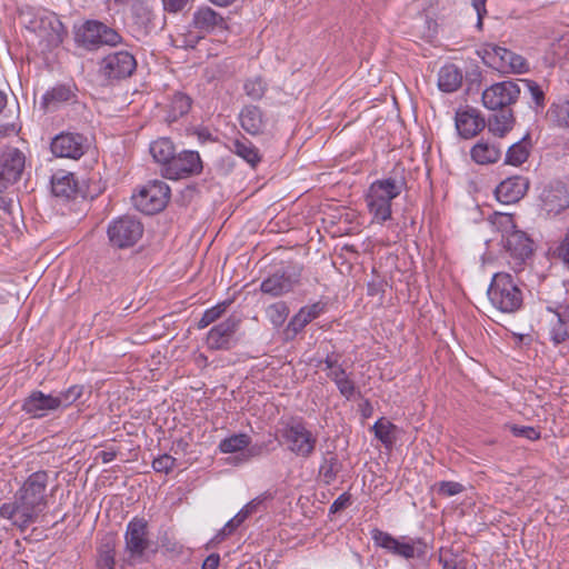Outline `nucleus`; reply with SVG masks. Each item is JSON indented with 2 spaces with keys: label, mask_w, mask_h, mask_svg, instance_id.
Segmentation results:
<instances>
[{
  "label": "nucleus",
  "mask_w": 569,
  "mask_h": 569,
  "mask_svg": "<svg viewBox=\"0 0 569 569\" xmlns=\"http://www.w3.org/2000/svg\"><path fill=\"white\" fill-rule=\"evenodd\" d=\"M48 481L46 470L29 475L14 492L12 501L0 506V517L10 520L21 532L26 531L48 508Z\"/></svg>",
  "instance_id": "nucleus-1"
},
{
  "label": "nucleus",
  "mask_w": 569,
  "mask_h": 569,
  "mask_svg": "<svg viewBox=\"0 0 569 569\" xmlns=\"http://www.w3.org/2000/svg\"><path fill=\"white\" fill-rule=\"evenodd\" d=\"M406 188L407 182L403 176L379 179L370 184L366 202L373 221L385 223L391 219V201Z\"/></svg>",
  "instance_id": "nucleus-2"
},
{
  "label": "nucleus",
  "mask_w": 569,
  "mask_h": 569,
  "mask_svg": "<svg viewBox=\"0 0 569 569\" xmlns=\"http://www.w3.org/2000/svg\"><path fill=\"white\" fill-rule=\"evenodd\" d=\"M158 552V547L149 538L148 521L141 517H133L124 531L123 562L128 566L149 562Z\"/></svg>",
  "instance_id": "nucleus-3"
},
{
  "label": "nucleus",
  "mask_w": 569,
  "mask_h": 569,
  "mask_svg": "<svg viewBox=\"0 0 569 569\" xmlns=\"http://www.w3.org/2000/svg\"><path fill=\"white\" fill-rule=\"evenodd\" d=\"M487 296L491 305L503 313H515L523 305V295L510 273L497 272L493 274Z\"/></svg>",
  "instance_id": "nucleus-4"
},
{
  "label": "nucleus",
  "mask_w": 569,
  "mask_h": 569,
  "mask_svg": "<svg viewBox=\"0 0 569 569\" xmlns=\"http://www.w3.org/2000/svg\"><path fill=\"white\" fill-rule=\"evenodd\" d=\"M279 432V445H287V449L303 459L310 458L317 447V436L307 429L305 421L300 419H291L283 423Z\"/></svg>",
  "instance_id": "nucleus-5"
},
{
  "label": "nucleus",
  "mask_w": 569,
  "mask_h": 569,
  "mask_svg": "<svg viewBox=\"0 0 569 569\" xmlns=\"http://www.w3.org/2000/svg\"><path fill=\"white\" fill-rule=\"evenodd\" d=\"M143 232V223L132 214L113 218L107 227L109 246L118 250L134 247L141 240Z\"/></svg>",
  "instance_id": "nucleus-6"
},
{
  "label": "nucleus",
  "mask_w": 569,
  "mask_h": 569,
  "mask_svg": "<svg viewBox=\"0 0 569 569\" xmlns=\"http://www.w3.org/2000/svg\"><path fill=\"white\" fill-rule=\"evenodd\" d=\"M501 256L515 272L522 271L535 253V241L523 230H516L500 239Z\"/></svg>",
  "instance_id": "nucleus-7"
},
{
  "label": "nucleus",
  "mask_w": 569,
  "mask_h": 569,
  "mask_svg": "<svg viewBox=\"0 0 569 569\" xmlns=\"http://www.w3.org/2000/svg\"><path fill=\"white\" fill-rule=\"evenodd\" d=\"M302 272L301 263L290 261L281 264L262 280L260 291L274 298L287 295L300 284Z\"/></svg>",
  "instance_id": "nucleus-8"
},
{
  "label": "nucleus",
  "mask_w": 569,
  "mask_h": 569,
  "mask_svg": "<svg viewBox=\"0 0 569 569\" xmlns=\"http://www.w3.org/2000/svg\"><path fill=\"white\" fill-rule=\"evenodd\" d=\"M74 41L79 47L93 50L102 44L116 46L121 36L111 27L98 20H87L74 27Z\"/></svg>",
  "instance_id": "nucleus-9"
},
{
  "label": "nucleus",
  "mask_w": 569,
  "mask_h": 569,
  "mask_svg": "<svg viewBox=\"0 0 569 569\" xmlns=\"http://www.w3.org/2000/svg\"><path fill=\"white\" fill-rule=\"evenodd\" d=\"M169 199L170 188L160 180L149 181L137 194L132 196L134 207L148 216L162 211L168 204Z\"/></svg>",
  "instance_id": "nucleus-10"
},
{
  "label": "nucleus",
  "mask_w": 569,
  "mask_h": 569,
  "mask_svg": "<svg viewBox=\"0 0 569 569\" xmlns=\"http://www.w3.org/2000/svg\"><path fill=\"white\" fill-rule=\"evenodd\" d=\"M241 322V317L232 313L226 320L214 325L207 333V348L213 351H228L234 348L239 343L237 332L240 329Z\"/></svg>",
  "instance_id": "nucleus-11"
},
{
  "label": "nucleus",
  "mask_w": 569,
  "mask_h": 569,
  "mask_svg": "<svg viewBox=\"0 0 569 569\" xmlns=\"http://www.w3.org/2000/svg\"><path fill=\"white\" fill-rule=\"evenodd\" d=\"M26 167L24 153L13 147L0 148V193L21 179Z\"/></svg>",
  "instance_id": "nucleus-12"
},
{
  "label": "nucleus",
  "mask_w": 569,
  "mask_h": 569,
  "mask_svg": "<svg viewBox=\"0 0 569 569\" xmlns=\"http://www.w3.org/2000/svg\"><path fill=\"white\" fill-rule=\"evenodd\" d=\"M538 201L541 211L556 217L569 208V188L561 180H551L542 187Z\"/></svg>",
  "instance_id": "nucleus-13"
},
{
  "label": "nucleus",
  "mask_w": 569,
  "mask_h": 569,
  "mask_svg": "<svg viewBox=\"0 0 569 569\" xmlns=\"http://www.w3.org/2000/svg\"><path fill=\"white\" fill-rule=\"evenodd\" d=\"M28 29L43 37L49 46L57 47L67 36V29L59 17L49 11L38 12L29 21Z\"/></svg>",
  "instance_id": "nucleus-14"
},
{
  "label": "nucleus",
  "mask_w": 569,
  "mask_h": 569,
  "mask_svg": "<svg viewBox=\"0 0 569 569\" xmlns=\"http://www.w3.org/2000/svg\"><path fill=\"white\" fill-rule=\"evenodd\" d=\"M520 94L519 86L512 80L495 83L482 92V103L489 110L511 108Z\"/></svg>",
  "instance_id": "nucleus-15"
},
{
  "label": "nucleus",
  "mask_w": 569,
  "mask_h": 569,
  "mask_svg": "<svg viewBox=\"0 0 569 569\" xmlns=\"http://www.w3.org/2000/svg\"><path fill=\"white\" fill-rule=\"evenodd\" d=\"M202 171V161L197 151L183 150L176 152L168 167L161 168L162 176L167 179L178 180L194 176Z\"/></svg>",
  "instance_id": "nucleus-16"
},
{
  "label": "nucleus",
  "mask_w": 569,
  "mask_h": 569,
  "mask_svg": "<svg viewBox=\"0 0 569 569\" xmlns=\"http://www.w3.org/2000/svg\"><path fill=\"white\" fill-rule=\"evenodd\" d=\"M482 61L492 71H503L505 68H509L510 71H529L527 60L522 56L499 46L486 49Z\"/></svg>",
  "instance_id": "nucleus-17"
},
{
  "label": "nucleus",
  "mask_w": 569,
  "mask_h": 569,
  "mask_svg": "<svg viewBox=\"0 0 569 569\" xmlns=\"http://www.w3.org/2000/svg\"><path fill=\"white\" fill-rule=\"evenodd\" d=\"M50 149L56 157L80 159L87 149V138L77 132H61L52 138Z\"/></svg>",
  "instance_id": "nucleus-18"
},
{
  "label": "nucleus",
  "mask_w": 569,
  "mask_h": 569,
  "mask_svg": "<svg viewBox=\"0 0 569 569\" xmlns=\"http://www.w3.org/2000/svg\"><path fill=\"white\" fill-rule=\"evenodd\" d=\"M538 296L546 310L569 306V288L566 281L558 278H545L539 284Z\"/></svg>",
  "instance_id": "nucleus-19"
},
{
  "label": "nucleus",
  "mask_w": 569,
  "mask_h": 569,
  "mask_svg": "<svg viewBox=\"0 0 569 569\" xmlns=\"http://www.w3.org/2000/svg\"><path fill=\"white\" fill-rule=\"evenodd\" d=\"M455 126L459 137L471 139L486 128V120L478 109L467 106L456 111Z\"/></svg>",
  "instance_id": "nucleus-20"
},
{
  "label": "nucleus",
  "mask_w": 569,
  "mask_h": 569,
  "mask_svg": "<svg viewBox=\"0 0 569 569\" xmlns=\"http://www.w3.org/2000/svg\"><path fill=\"white\" fill-rule=\"evenodd\" d=\"M21 411L31 419H43L57 411L53 393L32 390L21 403Z\"/></svg>",
  "instance_id": "nucleus-21"
},
{
  "label": "nucleus",
  "mask_w": 569,
  "mask_h": 569,
  "mask_svg": "<svg viewBox=\"0 0 569 569\" xmlns=\"http://www.w3.org/2000/svg\"><path fill=\"white\" fill-rule=\"evenodd\" d=\"M241 128L251 136L264 134L271 126V119L259 106L246 104L239 113Z\"/></svg>",
  "instance_id": "nucleus-22"
},
{
  "label": "nucleus",
  "mask_w": 569,
  "mask_h": 569,
  "mask_svg": "<svg viewBox=\"0 0 569 569\" xmlns=\"http://www.w3.org/2000/svg\"><path fill=\"white\" fill-rule=\"evenodd\" d=\"M530 182L522 176H513L501 181L495 190L499 202L511 204L520 201L527 193Z\"/></svg>",
  "instance_id": "nucleus-23"
},
{
  "label": "nucleus",
  "mask_w": 569,
  "mask_h": 569,
  "mask_svg": "<svg viewBox=\"0 0 569 569\" xmlns=\"http://www.w3.org/2000/svg\"><path fill=\"white\" fill-rule=\"evenodd\" d=\"M391 553L405 559L417 558L422 562L420 569H429V546L422 538L402 537V540H397Z\"/></svg>",
  "instance_id": "nucleus-24"
},
{
  "label": "nucleus",
  "mask_w": 569,
  "mask_h": 569,
  "mask_svg": "<svg viewBox=\"0 0 569 569\" xmlns=\"http://www.w3.org/2000/svg\"><path fill=\"white\" fill-rule=\"evenodd\" d=\"M192 27L201 33H212L228 29L224 17L208 6L199 7L193 12Z\"/></svg>",
  "instance_id": "nucleus-25"
},
{
  "label": "nucleus",
  "mask_w": 569,
  "mask_h": 569,
  "mask_svg": "<svg viewBox=\"0 0 569 569\" xmlns=\"http://www.w3.org/2000/svg\"><path fill=\"white\" fill-rule=\"evenodd\" d=\"M51 192L56 198L70 200L79 192L74 174L64 170L56 171L50 179Z\"/></svg>",
  "instance_id": "nucleus-26"
},
{
  "label": "nucleus",
  "mask_w": 569,
  "mask_h": 569,
  "mask_svg": "<svg viewBox=\"0 0 569 569\" xmlns=\"http://www.w3.org/2000/svg\"><path fill=\"white\" fill-rule=\"evenodd\" d=\"M492 111L493 113L488 117L486 126L493 136L503 138L516 123L513 111L511 108H500Z\"/></svg>",
  "instance_id": "nucleus-27"
},
{
  "label": "nucleus",
  "mask_w": 569,
  "mask_h": 569,
  "mask_svg": "<svg viewBox=\"0 0 569 569\" xmlns=\"http://www.w3.org/2000/svg\"><path fill=\"white\" fill-rule=\"evenodd\" d=\"M117 536L113 532L106 533L97 548L98 569H114L116 567Z\"/></svg>",
  "instance_id": "nucleus-28"
},
{
  "label": "nucleus",
  "mask_w": 569,
  "mask_h": 569,
  "mask_svg": "<svg viewBox=\"0 0 569 569\" xmlns=\"http://www.w3.org/2000/svg\"><path fill=\"white\" fill-rule=\"evenodd\" d=\"M77 87L74 83L57 84L47 90L41 99V108L47 110L50 106L68 102L77 99Z\"/></svg>",
  "instance_id": "nucleus-29"
},
{
  "label": "nucleus",
  "mask_w": 569,
  "mask_h": 569,
  "mask_svg": "<svg viewBox=\"0 0 569 569\" xmlns=\"http://www.w3.org/2000/svg\"><path fill=\"white\" fill-rule=\"evenodd\" d=\"M342 467V462L335 451L325 452L318 470V480L326 486L332 485L341 472Z\"/></svg>",
  "instance_id": "nucleus-30"
},
{
  "label": "nucleus",
  "mask_w": 569,
  "mask_h": 569,
  "mask_svg": "<svg viewBox=\"0 0 569 569\" xmlns=\"http://www.w3.org/2000/svg\"><path fill=\"white\" fill-rule=\"evenodd\" d=\"M531 148V136L528 132L519 141L515 142L508 148L506 152L505 163L515 167L521 166L528 160Z\"/></svg>",
  "instance_id": "nucleus-31"
},
{
  "label": "nucleus",
  "mask_w": 569,
  "mask_h": 569,
  "mask_svg": "<svg viewBox=\"0 0 569 569\" xmlns=\"http://www.w3.org/2000/svg\"><path fill=\"white\" fill-rule=\"evenodd\" d=\"M103 71H136L137 61L128 51H117L102 59Z\"/></svg>",
  "instance_id": "nucleus-32"
},
{
  "label": "nucleus",
  "mask_w": 569,
  "mask_h": 569,
  "mask_svg": "<svg viewBox=\"0 0 569 569\" xmlns=\"http://www.w3.org/2000/svg\"><path fill=\"white\" fill-rule=\"evenodd\" d=\"M230 150L243 159L251 168H256L261 162L259 149L246 137L232 141Z\"/></svg>",
  "instance_id": "nucleus-33"
},
{
  "label": "nucleus",
  "mask_w": 569,
  "mask_h": 569,
  "mask_svg": "<svg viewBox=\"0 0 569 569\" xmlns=\"http://www.w3.org/2000/svg\"><path fill=\"white\" fill-rule=\"evenodd\" d=\"M191 97L180 91L174 92L168 106L166 121L168 123H172L187 116L191 109Z\"/></svg>",
  "instance_id": "nucleus-34"
},
{
  "label": "nucleus",
  "mask_w": 569,
  "mask_h": 569,
  "mask_svg": "<svg viewBox=\"0 0 569 569\" xmlns=\"http://www.w3.org/2000/svg\"><path fill=\"white\" fill-rule=\"evenodd\" d=\"M470 156L471 159L479 164H491L499 161L501 150L499 146L490 144L481 140L471 148Z\"/></svg>",
  "instance_id": "nucleus-35"
},
{
  "label": "nucleus",
  "mask_w": 569,
  "mask_h": 569,
  "mask_svg": "<svg viewBox=\"0 0 569 569\" xmlns=\"http://www.w3.org/2000/svg\"><path fill=\"white\" fill-rule=\"evenodd\" d=\"M176 152V147L169 138H160L150 144V153L161 168L169 166Z\"/></svg>",
  "instance_id": "nucleus-36"
},
{
  "label": "nucleus",
  "mask_w": 569,
  "mask_h": 569,
  "mask_svg": "<svg viewBox=\"0 0 569 569\" xmlns=\"http://www.w3.org/2000/svg\"><path fill=\"white\" fill-rule=\"evenodd\" d=\"M547 118L556 127L569 129V100L552 102L547 111Z\"/></svg>",
  "instance_id": "nucleus-37"
},
{
  "label": "nucleus",
  "mask_w": 569,
  "mask_h": 569,
  "mask_svg": "<svg viewBox=\"0 0 569 569\" xmlns=\"http://www.w3.org/2000/svg\"><path fill=\"white\" fill-rule=\"evenodd\" d=\"M488 221L498 232H500V239H505L508 234L518 230V227L515 221V216L511 213L496 211L489 216Z\"/></svg>",
  "instance_id": "nucleus-38"
},
{
  "label": "nucleus",
  "mask_w": 569,
  "mask_h": 569,
  "mask_svg": "<svg viewBox=\"0 0 569 569\" xmlns=\"http://www.w3.org/2000/svg\"><path fill=\"white\" fill-rule=\"evenodd\" d=\"M396 426L385 419V418H380L379 420H377L372 427V430L375 432V437L386 447V448H391L393 446V442H395V431H396Z\"/></svg>",
  "instance_id": "nucleus-39"
},
{
  "label": "nucleus",
  "mask_w": 569,
  "mask_h": 569,
  "mask_svg": "<svg viewBox=\"0 0 569 569\" xmlns=\"http://www.w3.org/2000/svg\"><path fill=\"white\" fill-rule=\"evenodd\" d=\"M83 389L84 388L82 385H73L68 389L53 395L57 411L73 405L78 399L82 397Z\"/></svg>",
  "instance_id": "nucleus-40"
},
{
  "label": "nucleus",
  "mask_w": 569,
  "mask_h": 569,
  "mask_svg": "<svg viewBox=\"0 0 569 569\" xmlns=\"http://www.w3.org/2000/svg\"><path fill=\"white\" fill-rule=\"evenodd\" d=\"M268 89V82L261 74L248 78L243 83V91L253 101H259L264 97Z\"/></svg>",
  "instance_id": "nucleus-41"
},
{
  "label": "nucleus",
  "mask_w": 569,
  "mask_h": 569,
  "mask_svg": "<svg viewBox=\"0 0 569 569\" xmlns=\"http://www.w3.org/2000/svg\"><path fill=\"white\" fill-rule=\"evenodd\" d=\"M250 443L251 438L247 433H236L222 439L219 449L223 453H233L247 449Z\"/></svg>",
  "instance_id": "nucleus-42"
},
{
  "label": "nucleus",
  "mask_w": 569,
  "mask_h": 569,
  "mask_svg": "<svg viewBox=\"0 0 569 569\" xmlns=\"http://www.w3.org/2000/svg\"><path fill=\"white\" fill-rule=\"evenodd\" d=\"M231 300L227 299L222 302L217 303L216 306L207 309L197 323L198 329H204L211 323L216 322L220 319L227 311L228 307L231 305Z\"/></svg>",
  "instance_id": "nucleus-43"
},
{
  "label": "nucleus",
  "mask_w": 569,
  "mask_h": 569,
  "mask_svg": "<svg viewBox=\"0 0 569 569\" xmlns=\"http://www.w3.org/2000/svg\"><path fill=\"white\" fill-rule=\"evenodd\" d=\"M439 563L442 566V569H468V560L451 549L440 550Z\"/></svg>",
  "instance_id": "nucleus-44"
},
{
  "label": "nucleus",
  "mask_w": 569,
  "mask_h": 569,
  "mask_svg": "<svg viewBox=\"0 0 569 569\" xmlns=\"http://www.w3.org/2000/svg\"><path fill=\"white\" fill-rule=\"evenodd\" d=\"M463 82V73H438V88L446 93L456 92Z\"/></svg>",
  "instance_id": "nucleus-45"
},
{
  "label": "nucleus",
  "mask_w": 569,
  "mask_h": 569,
  "mask_svg": "<svg viewBox=\"0 0 569 569\" xmlns=\"http://www.w3.org/2000/svg\"><path fill=\"white\" fill-rule=\"evenodd\" d=\"M246 511L240 510L233 518L227 521V523L218 531V533L213 538V541H223L227 537L231 536L246 521Z\"/></svg>",
  "instance_id": "nucleus-46"
},
{
  "label": "nucleus",
  "mask_w": 569,
  "mask_h": 569,
  "mask_svg": "<svg viewBox=\"0 0 569 569\" xmlns=\"http://www.w3.org/2000/svg\"><path fill=\"white\" fill-rule=\"evenodd\" d=\"M288 315L289 307L284 301L274 302L267 310V316L270 322L277 328L284 323Z\"/></svg>",
  "instance_id": "nucleus-47"
},
{
  "label": "nucleus",
  "mask_w": 569,
  "mask_h": 569,
  "mask_svg": "<svg viewBox=\"0 0 569 569\" xmlns=\"http://www.w3.org/2000/svg\"><path fill=\"white\" fill-rule=\"evenodd\" d=\"M274 496H276L274 491L267 490V491L262 492L261 495H259L258 497H256L254 499H252L251 501H249L241 509V511H246V517L248 518L252 513H256L260 510H266L267 509L266 502L273 500Z\"/></svg>",
  "instance_id": "nucleus-48"
},
{
  "label": "nucleus",
  "mask_w": 569,
  "mask_h": 569,
  "mask_svg": "<svg viewBox=\"0 0 569 569\" xmlns=\"http://www.w3.org/2000/svg\"><path fill=\"white\" fill-rule=\"evenodd\" d=\"M158 549H161V552L170 558H178L183 553V546L177 541L174 538L169 537L167 533H164L160 538L159 546H157Z\"/></svg>",
  "instance_id": "nucleus-49"
},
{
  "label": "nucleus",
  "mask_w": 569,
  "mask_h": 569,
  "mask_svg": "<svg viewBox=\"0 0 569 569\" xmlns=\"http://www.w3.org/2000/svg\"><path fill=\"white\" fill-rule=\"evenodd\" d=\"M370 537L377 547L382 548L390 553L392 552L393 547H396V542L398 540L389 532L382 531L379 528H373L370 531Z\"/></svg>",
  "instance_id": "nucleus-50"
},
{
  "label": "nucleus",
  "mask_w": 569,
  "mask_h": 569,
  "mask_svg": "<svg viewBox=\"0 0 569 569\" xmlns=\"http://www.w3.org/2000/svg\"><path fill=\"white\" fill-rule=\"evenodd\" d=\"M305 311H298L291 319L290 321L288 322L286 329H284V335L287 337V339H295L296 336L301 332L305 327L307 325H309L310 322L307 320V318L305 317Z\"/></svg>",
  "instance_id": "nucleus-51"
},
{
  "label": "nucleus",
  "mask_w": 569,
  "mask_h": 569,
  "mask_svg": "<svg viewBox=\"0 0 569 569\" xmlns=\"http://www.w3.org/2000/svg\"><path fill=\"white\" fill-rule=\"evenodd\" d=\"M530 92L531 99L538 108H543L546 103V93L541 84L530 79L520 80Z\"/></svg>",
  "instance_id": "nucleus-52"
},
{
  "label": "nucleus",
  "mask_w": 569,
  "mask_h": 569,
  "mask_svg": "<svg viewBox=\"0 0 569 569\" xmlns=\"http://www.w3.org/2000/svg\"><path fill=\"white\" fill-rule=\"evenodd\" d=\"M549 337L555 346L569 340V325H561L549 321Z\"/></svg>",
  "instance_id": "nucleus-53"
},
{
  "label": "nucleus",
  "mask_w": 569,
  "mask_h": 569,
  "mask_svg": "<svg viewBox=\"0 0 569 569\" xmlns=\"http://www.w3.org/2000/svg\"><path fill=\"white\" fill-rule=\"evenodd\" d=\"M509 430L515 437L526 438L531 441H536L541 438L540 429L531 426L510 425Z\"/></svg>",
  "instance_id": "nucleus-54"
},
{
  "label": "nucleus",
  "mask_w": 569,
  "mask_h": 569,
  "mask_svg": "<svg viewBox=\"0 0 569 569\" xmlns=\"http://www.w3.org/2000/svg\"><path fill=\"white\" fill-rule=\"evenodd\" d=\"M177 459L168 453H163L152 461V468L156 472L170 473L176 467Z\"/></svg>",
  "instance_id": "nucleus-55"
},
{
  "label": "nucleus",
  "mask_w": 569,
  "mask_h": 569,
  "mask_svg": "<svg viewBox=\"0 0 569 569\" xmlns=\"http://www.w3.org/2000/svg\"><path fill=\"white\" fill-rule=\"evenodd\" d=\"M436 489L439 496L452 497L461 493L465 490L463 485L456 481H440L436 483Z\"/></svg>",
  "instance_id": "nucleus-56"
},
{
  "label": "nucleus",
  "mask_w": 569,
  "mask_h": 569,
  "mask_svg": "<svg viewBox=\"0 0 569 569\" xmlns=\"http://www.w3.org/2000/svg\"><path fill=\"white\" fill-rule=\"evenodd\" d=\"M131 11L133 17L137 19V22L147 24L152 19V11L147 4L146 0H142L131 7Z\"/></svg>",
  "instance_id": "nucleus-57"
},
{
  "label": "nucleus",
  "mask_w": 569,
  "mask_h": 569,
  "mask_svg": "<svg viewBox=\"0 0 569 569\" xmlns=\"http://www.w3.org/2000/svg\"><path fill=\"white\" fill-rule=\"evenodd\" d=\"M421 37L427 41H432L438 33V23L435 19L425 16L420 27Z\"/></svg>",
  "instance_id": "nucleus-58"
},
{
  "label": "nucleus",
  "mask_w": 569,
  "mask_h": 569,
  "mask_svg": "<svg viewBox=\"0 0 569 569\" xmlns=\"http://www.w3.org/2000/svg\"><path fill=\"white\" fill-rule=\"evenodd\" d=\"M327 309V303L319 300L312 305L303 306L300 308V311H305V317L309 322L317 319L321 313H323Z\"/></svg>",
  "instance_id": "nucleus-59"
},
{
  "label": "nucleus",
  "mask_w": 569,
  "mask_h": 569,
  "mask_svg": "<svg viewBox=\"0 0 569 569\" xmlns=\"http://www.w3.org/2000/svg\"><path fill=\"white\" fill-rule=\"evenodd\" d=\"M339 392L347 399L350 400L356 392L355 382L347 376L335 381Z\"/></svg>",
  "instance_id": "nucleus-60"
},
{
  "label": "nucleus",
  "mask_w": 569,
  "mask_h": 569,
  "mask_svg": "<svg viewBox=\"0 0 569 569\" xmlns=\"http://www.w3.org/2000/svg\"><path fill=\"white\" fill-rule=\"evenodd\" d=\"M274 449H276V447L273 446V439H269L268 441H263L261 443H254V445L250 443L249 447L247 448L250 457H259L262 455H268L271 451H273Z\"/></svg>",
  "instance_id": "nucleus-61"
},
{
  "label": "nucleus",
  "mask_w": 569,
  "mask_h": 569,
  "mask_svg": "<svg viewBox=\"0 0 569 569\" xmlns=\"http://www.w3.org/2000/svg\"><path fill=\"white\" fill-rule=\"evenodd\" d=\"M386 284H387V282L382 278H380L379 276H376L367 284V295L370 297L379 296L380 299H382L383 295H385Z\"/></svg>",
  "instance_id": "nucleus-62"
},
{
  "label": "nucleus",
  "mask_w": 569,
  "mask_h": 569,
  "mask_svg": "<svg viewBox=\"0 0 569 569\" xmlns=\"http://www.w3.org/2000/svg\"><path fill=\"white\" fill-rule=\"evenodd\" d=\"M553 253L569 268V228Z\"/></svg>",
  "instance_id": "nucleus-63"
},
{
  "label": "nucleus",
  "mask_w": 569,
  "mask_h": 569,
  "mask_svg": "<svg viewBox=\"0 0 569 569\" xmlns=\"http://www.w3.org/2000/svg\"><path fill=\"white\" fill-rule=\"evenodd\" d=\"M550 315V322L569 325V305L562 308L547 310Z\"/></svg>",
  "instance_id": "nucleus-64"
}]
</instances>
